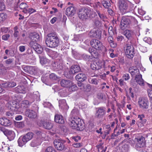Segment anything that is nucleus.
I'll list each match as a JSON object with an SVG mask.
<instances>
[{"label": "nucleus", "instance_id": "nucleus-1", "mask_svg": "<svg viewBox=\"0 0 152 152\" xmlns=\"http://www.w3.org/2000/svg\"><path fill=\"white\" fill-rule=\"evenodd\" d=\"M59 40L55 32L48 34L45 38V43L48 47L51 48L57 47L59 44Z\"/></svg>", "mask_w": 152, "mask_h": 152}, {"label": "nucleus", "instance_id": "nucleus-2", "mask_svg": "<svg viewBox=\"0 0 152 152\" xmlns=\"http://www.w3.org/2000/svg\"><path fill=\"white\" fill-rule=\"evenodd\" d=\"M69 124L73 129L82 131L85 128L84 123L78 117H71L69 119Z\"/></svg>", "mask_w": 152, "mask_h": 152}, {"label": "nucleus", "instance_id": "nucleus-3", "mask_svg": "<svg viewBox=\"0 0 152 152\" xmlns=\"http://www.w3.org/2000/svg\"><path fill=\"white\" fill-rule=\"evenodd\" d=\"M133 22L136 25L138 24V22L136 19L131 16L122 17L120 25L121 28L124 30L127 28L129 27L130 24Z\"/></svg>", "mask_w": 152, "mask_h": 152}, {"label": "nucleus", "instance_id": "nucleus-4", "mask_svg": "<svg viewBox=\"0 0 152 152\" xmlns=\"http://www.w3.org/2000/svg\"><path fill=\"white\" fill-rule=\"evenodd\" d=\"M92 13V12L90 9L83 7L79 9L78 15L80 18L85 20L89 18H91Z\"/></svg>", "mask_w": 152, "mask_h": 152}, {"label": "nucleus", "instance_id": "nucleus-5", "mask_svg": "<svg viewBox=\"0 0 152 152\" xmlns=\"http://www.w3.org/2000/svg\"><path fill=\"white\" fill-rule=\"evenodd\" d=\"M34 136V134L31 132H29L24 135L23 137H20L18 140V145L22 147L31 140Z\"/></svg>", "mask_w": 152, "mask_h": 152}, {"label": "nucleus", "instance_id": "nucleus-6", "mask_svg": "<svg viewBox=\"0 0 152 152\" xmlns=\"http://www.w3.org/2000/svg\"><path fill=\"white\" fill-rule=\"evenodd\" d=\"M66 141L60 138L56 139L53 142L54 146L56 149L58 151L65 150L66 149Z\"/></svg>", "mask_w": 152, "mask_h": 152}, {"label": "nucleus", "instance_id": "nucleus-7", "mask_svg": "<svg viewBox=\"0 0 152 152\" xmlns=\"http://www.w3.org/2000/svg\"><path fill=\"white\" fill-rule=\"evenodd\" d=\"M118 6L119 10L122 15L129 12L128 10V1L125 0H120L118 1Z\"/></svg>", "mask_w": 152, "mask_h": 152}, {"label": "nucleus", "instance_id": "nucleus-8", "mask_svg": "<svg viewBox=\"0 0 152 152\" xmlns=\"http://www.w3.org/2000/svg\"><path fill=\"white\" fill-rule=\"evenodd\" d=\"M135 142H136L135 148L137 150H139L140 148L144 147L145 145V139L142 136H139L134 139Z\"/></svg>", "mask_w": 152, "mask_h": 152}, {"label": "nucleus", "instance_id": "nucleus-9", "mask_svg": "<svg viewBox=\"0 0 152 152\" xmlns=\"http://www.w3.org/2000/svg\"><path fill=\"white\" fill-rule=\"evenodd\" d=\"M126 47V48L125 53L127 57L129 58H132L135 54L134 47L131 44H127Z\"/></svg>", "mask_w": 152, "mask_h": 152}, {"label": "nucleus", "instance_id": "nucleus-10", "mask_svg": "<svg viewBox=\"0 0 152 152\" xmlns=\"http://www.w3.org/2000/svg\"><path fill=\"white\" fill-rule=\"evenodd\" d=\"M139 107L143 109H147L149 107V102L147 99L145 97H141L139 98L138 101Z\"/></svg>", "mask_w": 152, "mask_h": 152}, {"label": "nucleus", "instance_id": "nucleus-11", "mask_svg": "<svg viewBox=\"0 0 152 152\" xmlns=\"http://www.w3.org/2000/svg\"><path fill=\"white\" fill-rule=\"evenodd\" d=\"M35 96V95H31L28 98V100H24L21 103V107L25 108L28 107L35 100L34 98Z\"/></svg>", "mask_w": 152, "mask_h": 152}, {"label": "nucleus", "instance_id": "nucleus-12", "mask_svg": "<svg viewBox=\"0 0 152 152\" xmlns=\"http://www.w3.org/2000/svg\"><path fill=\"white\" fill-rule=\"evenodd\" d=\"M90 44L92 47L97 50H101L103 48L102 43L98 40L92 39L90 41Z\"/></svg>", "mask_w": 152, "mask_h": 152}, {"label": "nucleus", "instance_id": "nucleus-13", "mask_svg": "<svg viewBox=\"0 0 152 152\" xmlns=\"http://www.w3.org/2000/svg\"><path fill=\"white\" fill-rule=\"evenodd\" d=\"M8 105V107L12 111H17L20 107L19 103L15 100L9 101Z\"/></svg>", "mask_w": 152, "mask_h": 152}, {"label": "nucleus", "instance_id": "nucleus-14", "mask_svg": "<svg viewBox=\"0 0 152 152\" xmlns=\"http://www.w3.org/2000/svg\"><path fill=\"white\" fill-rule=\"evenodd\" d=\"M106 108L104 107H100L96 108L95 117L100 119L103 118L106 113Z\"/></svg>", "mask_w": 152, "mask_h": 152}, {"label": "nucleus", "instance_id": "nucleus-15", "mask_svg": "<svg viewBox=\"0 0 152 152\" xmlns=\"http://www.w3.org/2000/svg\"><path fill=\"white\" fill-rule=\"evenodd\" d=\"M29 45L31 47L33 48L35 51L39 54L41 53L43 51V48L41 46L37 43L30 42Z\"/></svg>", "mask_w": 152, "mask_h": 152}, {"label": "nucleus", "instance_id": "nucleus-16", "mask_svg": "<svg viewBox=\"0 0 152 152\" xmlns=\"http://www.w3.org/2000/svg\"><path fill=\"white\" fill-rule=\"evenodd\" d=\"M25 115L31 119H34L37 117V113L32 109H27L25 111Z\"/></svg>", "mask_w": 152, "mask_h": 152}, {"label": "nucleus", "instance_id": "nucleus-17", "mask_svg": "<svg viewBox=\"0 0 152 152\" xmlns=\"http://www.w3.org/2000/svg\"><path fill=\"white\" fill-rule=\"evenodd\" d=\"M88 35L90 37H95L97 39H99L101 37V33L100 31L93 29L91 31Z\"/></svg>", "mask_w": 152, "mask_h": 152}, {"label": "nucleus", "instance_id": "nucleus-18", "mask_svg": "<svg viewBox=\"0 0 152 152\" xmlns=\"http://www.w3.org/2000/svg\"><path fill=\"white\" fill-rule=\"evenodd\" d=\"M0 124L4 126L7 127L11 125L12 122L9 119L3 117L0 118Z\"/></svg>", "mask_w": 152, "mask_h": 152}, {"label": "nucleus", "instance_id": "nucleus-19", "mask_svg": "<svg viewBox=\"0 0 152 152\" xmlns=\"http://www.w3.org/2000/svg\"><path fill=\"white\" fill-rule=\"evenodd\" d=\"M29 37L31 40L30 42H33L34 43H37V42L39 41L40 39L39 35L36 33H31L29 36Z\"/></svg>", "mask_w": 152, "mask_h": 152}, {"label": "nucleus", "instance_id": "nucleus-20", "mask_svg": "<svg viewBox=\"0 0 152 152\" xmlns=\"http://www.w3.org/2000/svg\"><path fill=\"white\" fill-rule=\"evenodd\" d=\"M76 10L73 6H70L66 9V14L68 16H72L75 14Z\"/></svg>", "mask_w": 152, "mask_h": 152}, {"label": "nucleus", "instance_id": "nucleus-21", "mask_svg": "<svg viewBox=\"0 0 152 152\" xmlns=\"http://www.w3.org/2000/svg\"><path fill=\"white\" fill-rule=\"evenodd\" d=\"M135 79L136 82L140 86H144V81L142 78V75L141 74H140L137 76H135Z\"/></svg>", "mask_w": 152, "mask_h": 152}, {"label": "nucleus", "instance_id": "nucleus-22", "mask_svg": "<svg viewBox=\"0 0 152 152\" xmlns=\"http://www.w3.org/2000/svg\"><path fill=\"white\" fill-rule=\"evenodd\" d=\"M129 72L132 76L135 77L140 74L139 69L136 67H130L129 69Z\"/></svg>", "mask_w": 152, "mask_h": 152}, {"label": "nucleus", "instance_id": "nucleus-23", "mask_svg": "<svg viewBox=\"0 0 152 152\" xmlns=\"http://www.w3.org/2000/svg\"><path fill=\"white\" fill-rule=\"evenodd\" d=\"M5 135L7 136L10 141L14 140L15 137V134L14 131L8 129Z\"/></svg>", "mask_w": 152, "mask_h": 152}, {"label": "nucleus", "instance_id": "nucleus-24", "mask_svg": "<svg viewBox=\"0 0 152 152\" xmlns=\"http://www.w3.org/2000/svg\"><path fill=\"white\" fill-rule=\"evenodd\" d=\"M54 121L56 123L60 124H63L64 123V121L62 116L56 114L54 117Z\"/></svg>", "mask_w": 152, "mask_h": 152}, {"label": "nucleus", "instance_id": "nucleus-25", "mask_svg": "<svg viewBox=\"0 0 152 152\" xmlns=\"http://www.w3.org/2000/svg\"><path fill=\"white\" fill-rule=\"evenodd\" d=\"M60 83L61 86L63 87L69 88L72 85V81L69 80L63 79L61 81Z\"/></svg>", "mask_w": 152, "mask_h": 152}, {"label": "nucleus", "instance_id": "nucleus-26", "mask_svg": "<svg viewBox=\"0 0 152 152\" xmlns=\"http://www.w3.org/2000/svg\"><path fill=\"white\" fill-rule=\"evenodd\" d=\"M75 78L79 82H83L85 80L87 79V77L85 74L81 73L78 74L75 76Z\"/></svg>", "mask_w": 152, "mask_h": 152}, {"label": "nucleus", "instance_id": "nucleus-27", "mask_svg": "<svg viewBox=\"0 0 152 152\" xmlns=\"http://www.w3.org/2000/svg\"><path fill=\"white\" fill-rule=\"evenodd\" d=\"M138 118L139 119L137 122V124L138 125H139L140 123L143 124L146 123L147 120L144 115H139L138 116Z\"/></svg>", "mask_w": 152, "mask_h": 152}, {"label": "nucleus", "instance_id": "nucleus-28", "mask_svg": "<svg viewBox=\"0 0 152 152\" xmlns=\"http://www.w3.org/2000/svg\"><path fill=\"white\" fill-rule=\"evenodd\" d=\"M42 142V140L40 138H37L33 140L31 142L30 145L32 147H35L39 145Z\"/></svg>", "mask_w": 152, "mask_h": 152}, {"label": "nucleus", "instance_id": "nucleus-29", "mask_svg": "<svg viewBox=\"0 0 152 152\" xmlns=\"http://www.w3.org/2000/svg\"><path fill=\"white\" fill-rule=\"evenodd\" d=\"M43 126L45 129L49 130L53 128V124L51 122L47 121H43Z\"/></svg>", "mask_w": 152, "mask_h": 152}, {"label": "nucleus", "instance_id": "nucleus-30", "mask_svg": "<svg viewBox=\"0 0 152 152\" xmlns=\"http://www.w3.org/2000/svg\"><path fill=\"white\" fill-rule=\"evenodd\" d=\"M59 106L60 108L63 109H67L69 107L65 99H62L59 102Z\"/></svg>", "mask_w": 152, "mask_h": 152}, {"label": "nucleus", "instance_id": "nucleus-31", "mask_svg": "<svg viewBox=\"0 0 152 152\" xmlns=\"http://www.w3.org/2000/svg\"><path fill=\"white\" fill-rule=\"evenodd\" d=\"M124 35L128 39H131L134 35L133 32L130 30H126L124 32Z\"/></svg>", "mask_w": 152, "mask_h": 152}, {"label": "nucleus", "instance_id": "nucleus-32", "mask_svg": "<svg viewBox=\"0 0 152 152\" xmlns=\"http://www.w3.org/2000/svg\"><path fill=\"white\" fill-rule=\"evenodd\" d=\"M39 58L40 63L42 65H44L49 63V60L44 56H39Z\"/></svg>", "mask_w": 152, "mask_h": 152}, {"label": "nucleus", "instance_id": "nucleus-33", "mask_svg": "<svg viewBox=\"0 0 152 152\" xmlns=\"http://www.w3.org/2000/svg\"><path fill=\"white\" fill-rule=\"evenodd\" d=\"M64 75L66 78L71 79L73 77V75H74L72 71L70 69V70L67 69L64 72Z\"/></svg>", "mask_w": 152, "mask_h": 152}, {"label": "nucleus", "instance_id": "nucleus-34", "mask_svg": "<svg viewBox=\"0 0 152 152\" xmlns=\"http://www.w3.org/2000/svg\"><path fill=\"white\" fill-rule=\"evenodd\" d=\"M70 69L72 71L74 74L80 72L81 70L80 67L77 65H75L72 66Z\"/></svg>", "mask_w": 152, "mask_h": 152}, {"label": "nucleus", "instance_id": "nucleus-35", "mask_svg": "<svg viewBox=\"0 0 152 152\" xmlns=\"http://www.w3.org/2000/svg\"><path fill=\"white\" fill-rule=\"evenodd\" d=\"M16 91L19 93H24L25 92V89L23 86H19L15 88Z\"/></svg>", "mask_w": 152, "mask_h": 152}, {"label": "nucleus", "instance_id": "nucleus-36", "mask_svg": "<svg viewBox=\"0 0 152 152\" xmlns=\"http://www.w3.org/2000/svg\"><path fill=\"white\" fill-rule=\"evenodd\" d=\"M102 10H97V11H96L100 19L103 21H104V19H106V17L101 12Z\"/></svg>", "mask_w": 152, "mask_h": 152}, {"label": "nucleus", "instance_id": "nucleus-37", "mask_svg": "<svg viewBox=\"0 0 152 152\" xmlns=\"http://www.w3.org/2000/svg\"><path fill=\"white\" fill-rule=\"evenodd\" d=\"M116 29L115 28H113V27L111 26L108 28V32L110 35H113L116 34Z\"/></svg>", "mask_w": 152, "mask_h": 152}, {"label": "nucleus", "instance_id": "nucleus-38", "mask_svg": "<svg viewBox=\"0 0 152 152\" xmlns=\"http://www.w3.org/2000/svg\"><path fill=\"white\" fill-rule=\"evenodd\" d=\"M71 115H72V117H78L79 115V112L77 108H74L72 111Z\"/></svg>", "mask_w": 152, "mask_h": 152}, {"label": "nucleus", "instance_id": "nucleus-39", "mask_svg": "<svg viewBox=\"0 0 152 152\" xmlns=\"http://www.w3.org/2000/svg\"><path fill=\"white\" fill-rule=\"evenodd\" d=\"M53 66L57 69L58 70H62L63 69L62 64L57 62L55 63Z\"/></svg>", "mask_w": 152, "mask_h": 152}, {"label": "nucleus", "instance_id": "nucleus-40", "mask_svg": "<svg viewBox=\"0 0 152 152\" xmlns=\"http://www.w3.org/2000/svg\"><path fill=\"white\" fill-rule=\"evenodd\" d=\"M93 26L94 27H98L101 24V22L98 18H96L93 20Z\"/></svg>", "mask_w": 152, "mask_h": 152}, {"label": "nucleus", "instance_id": "nucleus-41", "mask_svg": "<svg viewBox=\"0 0 152 152\" xmlns=\"http://www.w3.org/2000/svg\"><path fill=\"white\" fill-rule=\"evenodd\" d=\"M69 90L70 91H74L77 89V87L76 85L74 84L72 82V85L69 87Z\"/></svg>", "mask_w": 152, "mask_h": 152}, {"label": "nucleus", "instance_id": "nucleus-42", "mask_svg": "<svg viewBox=\"0 0 152 152\" xmlns=\"http://www.w3.org/2000/svg\"><path fill=\"white\" fill-rule=\"evenodd\" d=\"M95 8L96 11L97 10H102V4L99 2H96L95 4Z\"/></svg>", "mask_w": 152, "mask_h": 152}, {"label": "nucleus", "instance_id": "nucleus-43", "mask_svg": "<svg viewBox=\"0 0 152 152\" xmlns=\"http://www.w3.org/2000/svg\"><path fill=\"white\" fill-rule=\"evenodd\" d=\"M0 16L2 22L5 20L7 18V15L6 13L2 12L0 13Z\"/></svg>", "mask_w": 152, "mask_h": 152}, {"label": "nucleus", "instance_id": "nucleus-44", "mask_svg": "<svg viewBox=\"0 0 152 152\" xmlns=\"http://www.w3.org/2000/svg\"><path fill=\"white\" fill-rule=\"evenodd\" d=\"M14 30L13 36L15 37H17L19 35V32L18 30V27L17 26H16L15 27Z\"/></svg>", "mask_w": 152, "mask_h": 152}, {"label": "nucleus", "instance_id": "nucleus-45", "mask_svg": "<svg viewBox=\"0 0 152 152\" xmlns=\"http://www.w3.org/2000/svg\"><path fill=\"white\" fill-rule=\"evenodd\" d=\"M14 61V59L13 58H9L4 61V62L5 64L8 66L11 64Z\"/></svg>", "mask_w": 152, "mask_h": 152}, {"label": "nucleus", "instance_id": "nucleus-46", "mask_svg": "<svg viewBox=\"0 0 152 152\" xmlns=\"http://www.w3.org/2000/svg\"><path fill=\"white\" fill-rule=\"evenodd\" d=\"M102 4L104 7L106 8H108L110 6V3L105 1H103Z\"/></svg>", "mask_w": 152, "mask_h": 152}, {"label": "nucleus", "instance_id": "nucleus-47", "mask_svg": "<svg viewBox=\"0 0 152 152\" xmlns=\"http://www.w3.org/2000/svg\"><path fill=\"white\" fill-rule=\"evenodd\" d=\"M120 86L122 88L125 87L126 86V83L124 81V80L121 79L119 80Z\"/></svg>", "mask_w": 152, "mask_h": 152}, {"label": "nucleus", "instance_id": "nucleus-48", "mask_svg": "<svg viewBox=\"0 0 152 152\" xmlns=\"http://www.w3.org/2000/svg\"><path fill=\"white\" fill-rule=\"evenodd\" d=\"M49 78L51 80H56L58 79V77L54 73H52L49 75Z\"/></svg>", "mask_w": 152, "mask_h": 152}, {"label": "nucleus", "instance_id": "nucleus-49", "mask_svg": "<svg viewBox=\"0 0 152 152\" xmlns=\"http://www.w3.org/2000/svg\"><path fill=\"white\" fill-rule=\"evenodd\" d=\"M77 86L80 88V89L83 90L86 88L85 85L84 83L80 82H78Z\"/></svg>", "mask_w": 152, "mask_h": 152}, {"label": "nucleus", "instance_id": "nucleus-50", "mask_svg": "<svg viewBox=\"0 0 152 152\" xmlns=\"http://www.w3.org/2000/svg\"><path fill=\"white\" fill-rule=\"evenodd\" d=\"M56 150L52 147H49L45 150V152H56Z\"/></svg>", "mask_w": 152, "mask_h": 152}, {"label": "nucleus", "instance_id": "nucleus-51", "mask_svg": "<svg viewBox=\"0 0 152 152\" xmlns=\"http://www.w3.org/2000/svg\"><path fill=\"white\" fill-rule=\"evenodd\" d=\"M19 7L21 9L23 10L26 9L27 7V5L26 3H22L19 5Z\"/></svg>", "mask_w": 152, "mask_h": 152}, {"label": "nucleus", "instance_id": "nucleus-52", "mask_svg": "<svg viewBox=\"0 0 152 152\" xmlns=\"http://www.w3.org/2000/svg\"><path fill=\"white\" fill-rule=\"evenodd\" d=\"M5 9V5L3 1H0V11H2Z\"/></svg>", "mask_w": 152, "mask_h": 152}, {"label": "nucleus", "instance_id": "nucleus-53", "mask_svg": "<svg viewBox=\"0 0 152 152\" xmlns=\"http://www.w3.org/2000/svg\"><path fill=\"white\" fill-rule=\"evenodd\" d=\"M97 96L98 98L102 100H104L105 99L104 96L102 93L98 94Z\"/></svg>", "mask_w": 152, "mask_h": 152}, {"label": "nucleus", "instance_id": "nucleus-54", "mask_svg": "<svg viewBox=\"0 0 152 152\" xmlns=\"http://www.w3.org/2000/svg\"><path fill=\"white\" fill-rule=\"evenodd\" d=\"M98 81L96 78H94L92 79L90 83L91 84H95L96 85H97L98 84Z\"/></svg>", "mask_w": 152, "mask_h": 152}, {"label": "nucleus", "instance_id": "nucleus-55", "mask_svg": "<svg viewBox=\"0 0 152 152\" xmlns=\"http://www.w3.org/2000/svg\"><path fill=\"white\" fill-rule=\"evenodd\" d=\"M122 78L125 80L126 81L129 79L130 76L129 74L126 73L123 75L122 76Z\"/></svg>", "mask_w": 152, "mask_h": 152}, {"label": "nucleus", "instance_id": "nucleus-56", "mask_svg": "<svg viewBox=\"0 0 152 152\" xmlns=\"http://www.w3.org/2000/svg\"><path fill=\"white\" fill-rule=\"evenodd\" d=\"M37 68L35 66H30L29 70L31 71L32 73H34L36 72Z\"/></svg>", "mask_w": 152, "mask_h": 152}, {"label": "nucleus", "instance_id": "nucleus-57", "mask_svg": "<svg viewBox=\"0 0 152 152\" xmlns=\"http://www.w3.org/2000/svg\"><path fill=\"white\" fill-rule=\"evenodd\" d=\"M97 66L93 62L91 64V67L93 70L97 69Z\"/></svg>", "mask_w": 152, "mask_h": 152}, {"label": "nucleus", "instance_id": "nucleus-58", "mask_svg": "<svg viewBox=\"0 0 152 152\" xmlns=\"http://www.w3.org/2000/svg\"><path fill=\"white\" fill-rule=\"evenodd\" d=\"M12 111H7L6 113V115L7 116H9V118H12V117L14 114V113Z\"/></svg>", "mask_w": 152, "mask_h": 152}, {"label": "nucleus", "instance_id": "nucleus-59", "mask_svg": "<svg viewBox=\"0 0 152 152\" xmlns=\"http://www.w3.org/2000/svg\"><path fill=\"white\" fill-rule=\"evenodd\" d=\"M8 86L9 87H13L15 86L16 85V83L13 81L8 82Z\"/></svg>", "mask_w": 152, "mask_h": 152}, {"label": "nucleus", "instance_id": "nucleus-60", "mask_svg": "<svg viewBox=\"0 0 152 152\" xmlns=\"http://www.w3.org/2000/svg\"><path fill=\"white\" fill-rule=\"evenodd\" d=\"M0 86L1 87L5 88L9 87L8 82H7L4 83H1L0 84Z\"/></svg>", "mask_w": 152, "mask_h": 152}, {"label": "nucleus", "instance_id": "nucleus-61", "mask_svg": "<svg viewBox=\"0 0 152 152\" xmlns=\"http://www.w3.org/2000/svg\"><path fill=\"white\" fill-rule=\"evenodd\" d=\"M72 138L73 140H74V141L76 142L78 141V140H80V136H76L72 137Z\"/></svg>", "mask_w": 152, "mask_h": 152}, {"label": "nucleus", "instance_id": "nucleus-62", "mask_svg": "<svg viewBox=\"0 0 152 152\" xmlns=\"http://www.w3.org/2000/svg\"><path fill=\"white\" fill-rule=\"evenodd\" d=\"M10 36L8 34H7L3 35L2 36V39L4 40H6L8 39V38Z\"/></svg>", "mask_w": 152, "mask_h": 152}, {"label": "nucleus", "instance_id": "nucleus-63", "mask_svg": "<svg viewBox=\"0 0 152 152\" xmlns=\"http://www.w3.org/2000/svg\"><path fill=\"white\" fill-rule=\"evenodd\" d=\"M36 12V10L31 8L28 9V12L30 14Z\"/></svg>", "mask_w": 152, "mask_h": 152}, {"label": "nucleus", "instance_id": "nucleus-64", "mask_svg": "<svg viewBox=\"0 0 152 152\" xmlns=\"http://www.w3.org/2000/svg\"><path fill=\"white\" fill-rule=\"evenodd\" d=\"M112 36L113 35H110V36H109L107 38L108 41L110 44V43H112V42H113V41Z\"/></svg>", "mask_w": 152, "mask_h": 152}]
</instances>
